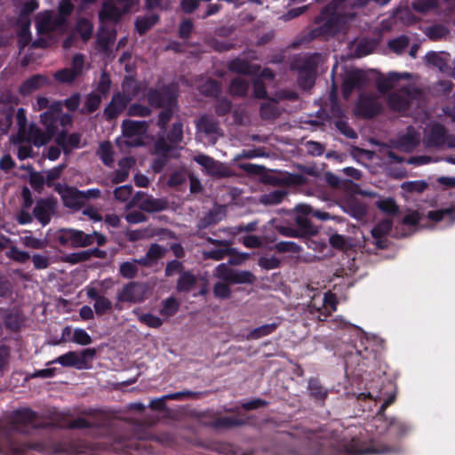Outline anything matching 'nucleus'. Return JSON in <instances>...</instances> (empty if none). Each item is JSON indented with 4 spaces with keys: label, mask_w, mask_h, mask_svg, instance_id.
Segmentation results:
<instances>
[{
    "label": "nucleus",
    "mask_w": 455,
    "mask_h": 455,
    "mask_svg": "<svg viewBox=\"0 0 455 455\" xmlns=\"http://www.w3.org/2000/svg\"><path fill=\"white\" fill-rule=\"evenodd\" d=\"M97 154L106 165L110 166L113 164V150L110 142L100 143Z\"/></svg>",
    "instance_id": "47"
},
{
    "label": "nucleus",
    "mask_w": 455,
    "mask_h": 455,
    "mask_svg": "<svg viewBox=\"0 0 455 455\" xmlns=\"http://www.w3.org/2000/svg\"><path fill=\"white\" fill-rule=\"evenodd\" d=\"M28 139L36 147H42L51 140L53 134L50 133L49 131L44 132L36 125H30L28 130Z\"/></svg>",
    "instance_id": "35"
},
{
    "label": "nucleus",
    "mask_w": 455,
    "mask_h": 455,
    "mask_svg": "<svg viewBox=\"0 0 455 455\" xmlns=\"http://www.w3.org/2000/svg\"><path fill=\"white\" fill-rule=\"evenodd\" d=\"M228 69L235 73L252 76L259 71V67L251 65L248 61L237 58L229 62Z\"/></svg>",
    "instance_id": "30"
},
{
    "label": "nucleus",
    "mask_w": 455,
    "mask_h": 455,
    "mask_svg": "<svg viewBox=\"0 0 455 455\" xmlns=\"http://www.w3.org/2000/svg\"><path fill=\"white\" fill-rule=\"evenodd\" d=\"M56 204V201L52 198L41 199L36 202L33 213L42 226H46L51 221Z\"/></svg>",
    "instance_id": "18"
},
{
    "label": "nucleus",
    "mask_w": 455,
    "mask_h": 455,
    "mask_svg": "<svg viewBox=\"0 0 455 455\" xmlns=\"http://www.w3.org/2000/svg\"><path fill=\"white\" fill-rule=\"evenodd\" d=\"M413 430V426L399 418H391L387 421V433L394 440H401L410 435Z\"/></svg>",
    "instance_id": "21"
},
{
    "label": "nucleus",
    "mask_w": 455,
    "mask_h": 455,
    "mask_svg": "<svg viewBox=\"0 0 455 455\" xmlns=\"http://www.w3.org/2000/svg\"><path fill=\"white\" fill-rule=\"evenodd\" d=\"M355 16L353 12H344L338 10L334 4H330L316 18V22L320 24L317 28L318 34L333 36L341 32L347 28L348 22L353 20Z\"/></svg>",
    "instance_id": "3"
},
{
    "label": "nucleus",
    "mask_w": 455,
    "mask_h": 455,
    "mask_svg": "<svg viewBox=\"0 0 455 455\" xmlns=\"http://www.w3.org/2000/svg\"><path fill=\"white\" fill-rule=\"evenodd\" d=\"M130 100L124 96L121 92L114 94L111 101L105 108V116L108 119H113L116 117L121 112H123Z\"/></svg>",
    "instance_id": "24"
},
{
    "label": "nucleus",
    "mask_w": 455,
    "mask_h": 455,
    "mask_svg": "<svg viewBox=\"0 0 455 455\" xmlns=\"http://www.w3.org/2000/svg\"><path fill=\"white\" fill-rule=\"evenodd\" d=\"M60 102L56 101L50 105L49 108L40 115V121L46 131L56 134L59 127Z\"/></svg>",
    "instance_id": "22"
},
{
    "label": "nucleus",
    "mask_w": 455,
    "mask_h": 455,
    "mask_svg": "<svg viewBox=\"0 0 455 455\" xmlns=\"http://www.w3.org/2000/svg\"><path fill=\"white\" fill-rule=\"evenodd\" d=\"M179 303L174 298H168L164 301V306L160 310L163 316H172L179 310Z\"/></svg>",
    "instance_id": "59"
},
{
    "label": "nucleus",
    "mask_w": 455,
    "mask_h": 455,
    "mask_svg": "<svg viewBox=\"0 0 455 455\" xmlns=\"http://www.w3.org/2000/svg\"><path fill=\"white\" fill-rule=\"evenodd\" d=\"M110 423L102 411H96L92 419L77 418L70 421L65 419H57V414L47 419L38 414L30 408L24 407L6 413L3 419H0V439L10 438L13 433L30 435L33 430L37 429H84L109 427Z\"/></svg>",
    "instance_id": "1"
},
{
    "label": "nucleus",
    "mask_w": 455,
    "mask_h": 455,
    "mask_svg": "<svg viewBox=\"0 0 455 455\" xmlns=\"http://www.w3.org/2000/svg\"><path fill=\"white\" fill-rule=\"evenodd\" d=\"M180 148L173 147L168 144L164 139H159L155 144V154L158 156L153 163L155 172H160L165 165L168 158L178 156Z\"/></svg>",
    "instance_id": "15"
},
{
    "label": "nucleus",
    "mask_w": 455,
    "mask_h": 455,
    "mask_svg": "<svg viewBox=\"0 0 455 455\" xmlns=\"http://www.w3.org/2000/svg\"><path fill=\"white\" fill-rule=\"evenodd\" d=\"M392 221L390 220H383L379 221L372 229L371 235L374 238H381L390 231L392 228Z\"/></svg>",
    "instance_id": "51"
},
{
    "label": "nucleus",
    "mask_w": 455,
    "mask_h": 455,
    "mask_svg": "<svg viewBox=\"0 0 455 455\" xmlns=\"http://www.w3.org/2000/svg\"><path fill=\"white\" fill-rule=\"evenodd\" d=\"M88 448L86 442L79 440L73 443H59L56 444L55 451L57 453H66L68 455H76L83 453Z\"/></svg>",
    "instance_id": "31"
},
{
    "label": "nucleus",
    "mask_w": 455,
    "mask_h": 455,
    "mask_svg": "<svg viewBox=\"0 0 455 455\" xmlns=\"http://www.w3.org/2000/svg\"><path fill=\"white\" fill-rule=\"evenodd\" d=\"M101 99L99 95L94 93H90L87 95L84 104V109L88 113H92L95 111L100 104Z\"/></svg>",
    "instance_id": "63"
},
{
    "label": "nucleus",
    "mask_w": 455,
    "mask_h": 455,
    "mask_svg": "<svg viewBox=\"0 0 455 455\" xmlns=\"http://www.w3.org/2000/svg\"><path fill=\"white\" fill-rule=\"evenodd\" d=\"M139 265H140L139 262V259L131 261H125L120 265L119 273L123 277L126 279H132L138 274Z\"/></svg>",
    "instance_id": "43"
},
{
    "label": "nucleus",
    "mask_w": 455,
    "mask_h": 455,
    "mask_svg": "<svg viewBox=\"0 0 455 455\" xmlns=\"http://www.w3.org/2000/svg\"><path fill=\"white\" fill-rule=\"evenodd\" d=\"M318 299L319 305H323V312L317 315V320L324 321L334 311L337 310L338 299L334 293L326 292Z\"/></svg>",
    "instance_id": "29"
},
{
    "label": "nucleus",
    "mask_w": 455,
    "mask_h": 455,
    "mask_svg": "<svg viewBox=\"0 0 455 455\" xmlns=\"http://www.w3.org/2000/svg\"><path fill=\"white\" fill-rule=\"evenodd\" d=\"M206 174L215 178H227L232 175V171L225 164L219 162L204 154H198L193 157Z\"/></svg>",
    "instance_id": "11"
},
{
    "label": "nucleus",
    "mask_w": 455,
    "mask_h": 455,
    "mask_svg": "<svg viewBox=\"0 0 455 455\" xmlns=\"http://www.w3.org/2000/svg\"><path fill=\"white\" fill-rule=\"evenodd\" d=\"M248 90L249 83L241 77L233 79L229 86V92L234 96H245Z\"/></svg>",
    "instance_id": "44"
},
{
    "label": "nucleus",
    "mask_w": 455,
    "mask_h": 455,
    "mask_svg": "<svg viewBox=\"0 0 455 455\" xmlns=\"http://www.w3.org/2000/svg\"><path fill=\"white\" fill-rule=\"evenodd\" d=\"M402 188L410 193H422L427 188V183L424 180L406 181L402 184Z\"/></svg>",
    "instance_id": "55"
},
{
    "label": "nucleus",
    "mask_w": 455,
    "mask_h": 455,
    "mask_svg": "<svg viewBox=\"0 0 455 455\" xmlns=\"http://www.w3.org/2000/svg\"><path fill=\"white\" fill-rule=\"evenodd\" d=\"M377 207L380 211L391 215L396 214L399 210L398 205L392 198L379 200V202H377Z\"/></svg>",
    "instance_id": "56"
},
{
    "label": "nucleus",
    "mask_w": 455,
    "mask_h": 455,
    "mask_svg": "<svg viewBox=\"0 0 455 455\" xmlns=\"http://www.w3.org/2000/svg\"><path fill=\"white\" fill-rule=\"evenodd\" d=\"M176 99L177 88L175 84H171L161 90H150L148 93V100L151 106L166 108L159 115L158 124L162 128H165V125L172 117L176 108Z\"/></svg>",
    "instance_id": "4"
},
{
    "label": "nucleus",
    "mask_w": 455,
    "mask_h": 455,
    "mask_svg": "<svg viewBox=\"0 0 455 455\" xmlns=\"http://www.w3.org/2000/svg\"><path fill=\"white\" fill-rule=\"evenodd\" d=\"M148 285L140 282H130L124 284L116 292L115 307L121 311L122 303L137 304L143 302L148 298Z\"/></svg>",
    "instance_id": "9"
},
{
    "label": "nucleus",
    "mask_w": 455,
    "mask_h": 455,
    "mask_svg": "<svg viewBox=\"0 0 455 455\" xmlns=\"http://www.w3.org/2000/svg\"><path fill=\"white\" fill-rule=\"evenodd\" d=\"M128 9L124 5L123 8H119L113 1H107L103 4L99 17L101 22H116Z\"/></svg>",
    "instance_id": "23"
},
{
    "label": "nucleus",
    "mask_w": 455,
    "mask_h": 455,
    "mask_svg": "<svg viewBox=\"0 0 455 455\" xmlns=\"http://www.w3.org/2000/svg\"><path fill=\"white\" fill-rule=\"evenodd\" d=\"M423 143L427 148H455V138L449 136L443 125L431 124L424 131Z\"/></svg>",
    "instance_id": "10"
},
{
    "label": "nucleus",
    "mask_w": 455,
    "mask_h": 455,
    "mask_svg": "<svg viewBox=\"0 0 455 455\" xmlns=\"http://www.w3.org/2000/svg\"><path fill=\"white\" fill-rule=\"evenodd\" d=\"M196 129L200 133H204L207 136L213 137L214 139L219 136L220 127L218 123L209 116H203L196 122Z\"/></svg>",
    "instance_id": "26"
},
{
    "label": "nucleus",
    "mask_w": 455,
    "mask_h": 455,
    "mask_svg": "<svg viewBox=\"0 0 455 455\" xmlns=\"http://www.w3.org/2000/svg\"><path fill=\"white\" fill-rule=\"evenodd\" d=\"M235 270L226 264H220L216 267L215 275L224 282L232 283Z\"/></svg>",
    "instance_id": "58"
},
{
    "label": "nucleus",
    "mask_w": 455,
    "mask_h": 455,
    "mask_svg": "<svg viewBox=\"0 0 455 455\" xmlns=\"http://www.w3.org/2000/svg\"><path fill=\"white\" fill-rule=\"evenodd\" d=\"M307 390L309 395L315 398H324L328 395L327 389L321 385L317 379H310L308 380Z\"/></svg>",
    "instance_id": "48"
},
{
    "label": "nucleus",
    "mask_w": 455,
    "mask_h": 455,
    "mask_svg": "<svg viewBox=\"0 0 455 455\" xmlns=\"http://www.w3.org/2000/svg\"><path fill=\"white\" fill-rule=\"evenodd\" d=\"M200 92L207 96H218L220 93V85L218 82L208 80L199 87Z\"/></svg>",
    "instance_id": "54"
},
{
    "label": "nucleus",
    "mask_w": 455,
    "mask_h": 455,
    "mask_svg": "<svg viewBox=\"0 0 455 455\" xmlns=\"http://www.w3.org/2000/svg\"><path fill=\"white\" fill-rule=\"evenodd\" d=\"M255 279L250 271H235L232 283H252Z\"/></svg>",
    "instance_id": "64"
},
{
    "label": "nucleus",
    "mask_w": 455,
    "mask_h": 455,
    "mask_svg": "<svg viewBox=\"0 0 455 455\" xmlns=\"http://www.w3.org/2000/svg\"><path fill=\"white\" fill-rule=\"evenodd\" d=\"M146 121L124 120L122 123V136L117 139V144L122 147H138L143 144L144 136L148 131Z\"/></svg>",
    "instance_id": "7"
},
{
    "label": "nucleus",
    "mask_w": 455,
    "mask_h": 455,
    "mask_svg": "<svg viewBox=\"0 0 455 455\" xmlns=\"http://www.w3.org/2000/svg\"><path fill=\"white\" fill-rule=\"evenodd\" d=\"M38 33L48 34L52 31L62 32L65 28V19L53 12H44L39 13L36 19Z\"/></svg>",
    "instance_id": "12"
},
{
    "label": "nucleus",
    "mask_w": 455,
    "mask_h": 455,
    "mask_svg": "<svg viewBox=\"0 0 455 455\" xmlns=\"http://www.w3.org/2000/svg\"><path fill=\"white\" fill-rule=\"evenodd\" d=\"M141 211L147 212H157L167 208V202L164 199L154 198L151 196H145L138 202Z\"/></svg>",
    "instance_id": "27"
},
{
    "label": "nucleus",
    "mask_w": 455,
    "mask_h": 455,
    "mask_svg": "<svg viewBox=\"0 0 455 455\" xmlns=\"http://www.w3.org/2000/svg\"><path fill=\"white\" fill-rule=\"evenodd\" d=\"M56 239L63 246L80 247L81 230L60 229L56 233Z\"/></svg>",
    "instance_id": "25"
},
{
    "label": "nucleus",
    "mask_w": 455,
    "mask_h": 455,
    "mask_svg": "<svg viewBox=\"0 0 455 455\" xmlns=\"http://www.w3.org/2000/svg\"><path fill=\"white\" fill-rule=\"evenodd\" d=\"M197 278L192 273L187 271L183 272L177 282V290L179 291L188 292L196 285Z\"/></svg>",
    "instance_id": "40"
},
{
    "label": "nucleus",
    "mask_w": 455,
    "mask_h": 455,
    "mask_svg": "<svg viewBox=\"0 0 455 455\" xmlns=\"http://www.w3.org/2000/svg\"><path fill=\"white\" fill-rule=\"evenodd\" d=\"M158 18L157 16L152 14L147 17H143L138 19L135 23V27L137 31L141 35L148 31L152 26H154Z\"/></svg>",
    "instance_id": "50"
},
{
    "label": "nucleus",
    "mask_w": 455,
    "mask_h": 455,
    "mask_svg": "<svg viewBox=\"0 0 455 455\" xmlns=\"http://www.w3.org/2000/svg\"><path fill=\"white\" fill-rule=\"evenodd\" d=\"M361 74L359 71H351L347 74L342 83V95L345 99H347L353 90L358 85L360 81Z\"/></svg>",
    "instance_id": "37"
},
{
    "label": "nucleus",
    "mask_w": 455,
    "mask_h": 455,
    "mask_svg": "<svg viewBox=\"0 0 455 455\" xmlns=\"http://www.w3.org/2000/svg\"><path fill=\"white\" fill-rule=\"evenodd\" d=\"M335 455H373L386 451V449H379L372 441H363L359 437H353L350 440L342 439L331 443Z\"/></svg>",
    "instance_id": "5"
},
{
    "label": "nucleus",
    "mask_w": 455,
    "mask_h": 455,
    "mask_svg": "<svg viewBox=\"0 0 455 455\" xmlns=\"http://www.w3.org/2000/svg\"><path fill=\"white\" fill-rule=\"evenodd\" d=\"M22 234L23 235L20 237V243L27 248L42 250L44 249L48 244V242L45 238L34 236L32 231L30 230H24Z\"/></svg>",
    "instance_id": "36"
},
{
    "label": "nucleus",
    "mask_w": 455,
    "mask_h": 455,
    "mask_svg": "<svg viewBox=\"0 0 455 455\" xmlns=\"http://www.w3.org/2000/svg\"><path fill=\"white\" fill-rule=\"evenodd\" d=\"M132 314L137 315L138 320L150 328H159L163 324V320L157 315L152 314H141L140 308L132 310Z\"/></svg>",
    "instance_id": "41"
},
{
    "label": "nucleus",
    "mask_w": 455,
    "mask_h": 455,
    "mask_svg": "<svg viewBox=\"0 0 455 455\" xmlns=\"http://www.w3.org/2000/svg\"><path fill=\"white\" fill-rule=\"evenodd\" d=\"M411 77L410 73H389L387 76H379L376 81L377 89L380 93H386L393 88H400L402 79H409Z\"/></svg>",
    "instance_id": "20"
},
{
    "label": "nucleus",
    "mask_w": 455,
    "mask_h": 455,
    "mask_svg": "<svg viewBox=\"0 0 455 455\" xmlns=\"http://www.w3.org/2000/svg\"><path fill=\"white\" fill-rule=\"evenodd\" d=\"M95 356V348H86L79 352L68 351L50 362L48 364L57 363L63 367H74L76 370H89L92 367V361Z\"/></svg>",
    "instance_id": "8"
},
{
    "label": "nucleus",
    "mask_w": 455,
    "mask_h": 455,
    "mask_svg": "<svg viewBox=\"0 0 455 455\" xmlns=\"http://www.w3.org/2000/svg\"><path fill=\"white\" fill-rule=\"evenodd\" d=\"M138 82L132 76H125L122 84V94L130 101L132 100L140 92Z\"/></svg>",
    "instance_id": "38"
},
{
    "label": "nucleus",
    "mask_w": 455,
    "mask_h": 455,
    "mask_svg": "<svg viewBox=\"0 0 455 455\" xmlns=\"http://www.w3.org/2000/svg\"><path fill=\"white\" fill-rule=\"evenodd\" d=\"M202 423L216 431H220L243 426L247 423V419L237 415L214 414L209 420L202 419Z\"/></svg>",
    "instance_id": "13"
},
{
    "label": "nucleus",
    "mask_w": 455,
    "mask_h": 455,
    "mask_svg": "<svg viewBox=\"0 0 455 455\" xmlns=\"http://www.w3.org/2000/svg\"><path fill=\"white\" fill-rule=\"evenodd\" d=\"M132 187L131 185H124L114 190V196L117 201L127 202L132 195Z\"/></svg>",
    "instance_id": "60"
},
{
    "label": "nucleus",
    "mask_w": 455,
    "mask_h": 455,
    "mask_svg": "<svg viewBox=\"0 0 455 455\" xmlns=\"http://www.w3.org/2000/svg\"><path fill=\"white\" fill-rule=\"evenodd\" d=\"M410 40L406 36H400L388 42L389 49L395 54H402L409 47Z\"/></svg>",
    "instance_id": "46"
},
{
    "label": "nucleus",
    "mask_w": 455,
    "mask_h": 455,
    "mask_svg": "<svg viewBox=\"0 0 455 455\" xmlns=\"http://www.w3.org/2000/svg\"><path fill=\"white\" fill-rule=\"evenodd\" d=\"M98 245H103L107 242V237L101 233L92 232V234H85L81 231L80 247H86L92 245L94 243Z\"/></svg>",
    "instance_id": "42"
},
{
    "label": "nucleus",
    "mask_w": 455,
    "mask_h": 455,
    "mask_svg": "<svg viewBox=\"0 0 455 455\" xmlns=\"http://www.w3.org/2000/svg\"><path fill=\"white\" fill-rule=\"evenodd\" d=\"M318 55H312L303 59V65L298 67L299 84L304 89H309L313 86L315 78V68L317 65Z\"/></svg>",
    "instance_id": "14"
},
{
    "label": "nucleus",
    "mask_w": 455,
    "mask_h": 455,
    "mask_svg": "<svg viewBox=\"0 0 455 455\" xmlns=\"http://www.w3.org/2000/svg\"><path fill=\"white\" fill-rule=\"evenodd\" d=\"M64 204L71 209H79L83 203L81 191L73 188H66L61 193Z\"/></svg>",
    "instance_id": "33"
},
{
    "label": "nucleus",
    "mask_w": 455,
    "mask_h": 455,
    "mask_svg": "<svg viewBox=\"0 0 455 455\" xmlns=\"http://www.w3.org/2000/svg\"><path fill=\"white\" fill-rule=\"evenodd\" d=\"M167 250L157 243H153L148 248L145 256L139 259V262L141 266L151 267L157 262L158 259H162Z\"/></svg>",
    "instance_id": "28"
},
{
    "label": "nucleus",
    "mask_w": 455,
    "mask_h": 455,
    "mask_svg": "<svg viewBox=\"0 0 455 455\" xmlns=\"http://www.w3.org/2000/svg\"><path fill=\"white\" fill-rule=\"evenodd\" d=\"M71 341L81 346H87L92 343V339L85 330L82 328H76L73 331Z\"/></svg>",
    "instance_id": "53"
},
{
    "label": "nucleus",
    "mask_w": 455,
    "mask_h": 455,
    "mask_svg": "<svg viewBox=\"0 0 455 455\" xmlns=\"http://www.w3.org/2000/svg\"><path fill=\"white\" fill-rule=\"evenodd\" d=\"M260 115L265 119H275L280 115L275 102H267L261 105Z\"/></svg>",
    "instance_id": "52"
},
{
    "label": "nucleus",
    "mask_w": 455,
    "mask_h": 455,
    "mask_svg": "<svg viewBox=\"0 0 455 455\" xmlns=\"http://www.w3.org/2000/svg\"><path fill=\"white\" fill-rule=\"evenodd\" d=\"M93 27L92 22L85 18H81L76 25V31L80 35L84 41H88L92 35Z\"/></svg>",
    "instance_id": "45"
},
{
    "label": "nucleus",
    "mask_w": 455,
    "mask_h": 455,
    "mask_svg": "<svg viewBox=\"0 0 455 455\" xmlns=\"http://www.w3.org/2000/svg\"><path fill=\"white\" fill-rule=\"evenodd\" d=\"M6 256L19 263H25L30 259V255L28 251L20 250L16 246L11 247Z\"/></svg>",
    "instance_id": "57"
},
{
    "label": "nucleus",
    "mask_w": 455,
    "mask_h": 455,
    "mask_svg": "<svg viewBox=\"0 0 455 455\" xmlns=\"http://www.w3.org/2000/svg\"><path fill=\"white\" fill-rule=\"evenodd\" d=\"M166 400H150L149 409L141 419H135L132 424L133 435L137 439L151 438L148 428L158 422L168 424L174 417L173 412L166 407Z\"/></svg>",
    "instance_id": "2"
},
{
    "label": "nucleus",
    "mask_w": 455,
    "mask_h": 455,
    "mask_svg": "<svg viewBox=\"0 0 455 455\" xmlns=\"http://www.w3.org/2000/svg\"><path fill=\"white\" fill-rule=\"evenodd\" d=\"M48 83L47 77L42 75H36L26 80L20 86V92L21 94H29Z\"/></svg>",
    "instance_id": "34"
},
{
    "label": "nucleus",
    "mask_w": 455,
    "mask_h": 455,
    "mask_svg": "<svg viewBox=\"0 0 455 455\" xmlns=\"http://www.w3.org/2000/svg\"><path fill=\"white\" fill-rule=\"evenodd\" d=\"M213 294L216 298L225 299L230 297L231 291L228 283L225 282H218L213 286Z\"/></svg>",
    "instance_id": "62"
},
{
    "label": "nucleus",
    "mask_w": 455,
    "mask_h": 455,
    "mask_svg": "<svg viewBox=\"0 0 455 455\" xmlns=\"http://www.w3.org/2000/svg\"><path fill=\"white\" fill-rule=\"evenodd\" d=\"M86 296L94 300L93 309L98 316L110 314L113 309L112 301L104 295L99 293L98 289L93 285H87L84 288Z\"/></svg>",
    "instance_id": "16"
},
{
    "label": "nucleus",
    "mask_w": 455,
    "mask_h": 455,
    "mask_svg": "<svg viewBox=\"0 0 455 455\" xmlns=\"http://www.w3.org/2000/svg\"><path fill=\"white\" fill-rule=\"evenodd\" d=\"M76 77L78 76H76V71H73L70 68L61 69L54 74V78L60 83H71Z\"/></svg>",
    "instance_id": "61"
},
{
    "label": "nucleus",
    "mask_w": 455,
    "mask_h": 455,
    "mask_svg": "<svg viewBox=\"0 0 455 455\" xmlns=\"http://www.w3.org/2000/svg\"><path fill=\"white\" fill-rule=\"evenodd\" d=\"M419 140L420 134L413 127L409 126L406 132L394 141V147L400 151L409 153L419 145Z\"/></svg>",
    "instance_id": "19"
},
{
    "label": "nucleus",
    "mask_w": 455,
    "mask_h": 455,
    "mask_svg": "<svg viewBox=\"0 0 455 455\" xmlns=\"http://www.w3.org/2000/svg\"><path fill=\"white\" fill-rule=\"evenodd\" d=\"M280 323H281L280 320H277L271 323L264 324L258 328H255L249 332L248 338L251 339H258L262 337L267 336V335L273 333L276 330V328L280 325Z\"/></svg>",
    "instance_id": "39"
},
{
    "label": "nucleus",
    "mask_w": 455,
    "mask_h": 455,
    "mask_svg": "<svg viewBox=\"0 0 455 455\" xmlns=\"http://www.w3.org/2000/svg\"><path fill=\"white\" fill-rule=\"evenodd\" d=\"M381 109L382 104L377 96L363 95L358 100L355 113L357 116L369 118L379 114Z\"/></svg>",
    "instance_id": "17"
},
{
    "label": "nucleus",
    "mask_w": 455,
    "mask_h": 455,
    "mask_svg": "<svg viewBox=\"0 0 455 455\" xmlns=\"http://www.w3.org/2000/svg\"><path fill=\"white\" fill-rule=\"evenodd\" d=\"M421 98V91L408 84L402 85L398 91L391 93L387 104L394 111L404 112L411 108H419Z\"/></svg>",
    "instance_id": "6"
},
{
    "label": "nucleus",
    "mask_w": 455,
    "mask_h": 455,
    "mask_svg": "<svg viewBox=\"0 0 455 455\" xmlns=\"http://www.w3.org/2000/svg\"><path fill=\"white\" fill-rule=\"evenodd\" d=\"M286 193L282 190H274L260 196L259 202L263 204H280Z\"/></svg>",
    "instance_id": "49"
},
{
    "label": "nucleus",
    "mask_w": 455,
    "mask_h": 455,
    "mask_svg": "<svg viewBox=\"0 0 455 455\" xmlns=\"http://www.w3.org/2000/svg\"><path fill=\"white\" fill-rule=\"evenodd\" d=\"M81 137L78 133L67 135L61 132L56 138V142L63 148L65 153L71 151L73 148L80 147Z\"/></svg>",
    "instance_id": "32"
}]
</instances>
